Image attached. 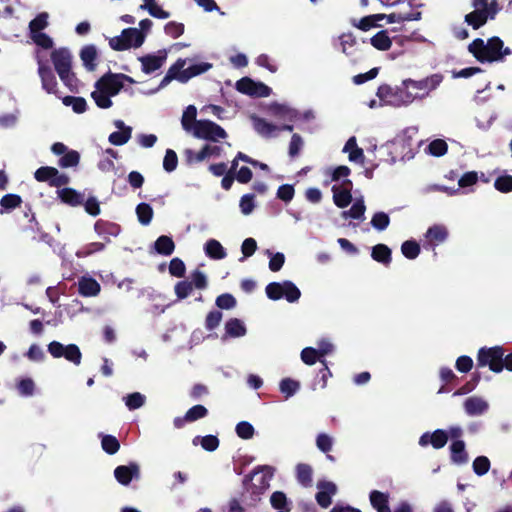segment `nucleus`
Returning a JSON list of instances; mask_svg holds the SVG:
<instances>
[{
	"instance_id": "25",
	"label": "nucleus",
	"mask_w": 512,
	"mask_h": 512,
	"mask_svg": "<svg viewBox=\"0 0 512 512\" xmlns=\"http://www.w3.org/2000/svg\"><path fill=\"white\" fill-rule=\"evenodd\" d=\"M101 447L109 455L116 454L120 449V442L113 435H100Z\"/></svg>"
},
{
	"instance_id": "1",
	"label": "nucleus",
	"mask_w": 512,
	"mask_h": 512,
	"mask_svg": "<svg viewBox=\"0 0 512 512\" xmlns=\"http://www.w3.org/2000/svg\"><path fill=\"white\" fill-rule=\"evenodd\" d=\"M51 61L63 84L71 91H78V82L72 71V54L68 48L61 47L51 52Z\"/></svg>"
},
{
	"instance_id": "48",
	"label": "nucleus",
	"mask_w": 512,
	"mask_h": 512,
	"mask_svg": "<svg viewBox=\"0 0 512 512\" xmlns=\"http://www.w3.org/2000/svg\"><path fill=\"white\" fill-rule=\"evenodd\" d=\"M189 283H192V287H195L196 289H205L208 284L206 275L199 269H196L191 273Z\"/></svg>"
},
{
	"instance_id": "36",
	"label": "nucleus",
	"mask_w": 512,
	"mask_h": 512,
	"mask_svg": "<svg viewBox=\"0 0 512 512\" xmlns=\"http://www.w3.org/2000/svg\"><path fill=\"white\" fill-rule=\"evenodd\" d=\"M252 121L257 132L266 136L270 135L277 129L276 126L256 116L252 117Z\"/></svg>"
},
{
	"instance_id": "22",
	"label": "nucleus",
	"mask_w": 512,
	"mask_h": 512,
	"mask_svg": "<svg viewBox=\"0 0 512 512\" xmlns=\"http://www.w3.org/2000/svg\"><path fill=\"white\" fill-rule=\"evenodd\" d=\"M206 255L211 259L224 258V248L221 243L215 239H210L205 243L204 247Z\"/></svg>"
},
{
	"instance_id": "35",
	"label": "nucleus",
	"mask_w": 512,
	"mask_h": 512,
	"mask_svg": "<svg viewBox=\"0 0 512 512\" xmlns=\"http://www.w3.org/2000/svg\"><path fill=\"white\" fill-rule=\"evenodd\" d=\"M125 405L129 410H136L145 403V396L139 392L128 394L125 398Z\"/></svg>"
},
{
	"instance_id": "45",
	"label": "nucleus",
	"mask_w": 512,
	"mask_h": 512,
	"mask_svg": "<svg viewBox=\"0 0 512 512\" xmlns=\"http://www.w3.org/2000/svg\"><path fill=\"white\" fill-rule=\"evenodd\" d=\"M365 205L362 199L357 200L353 206L348 210L342 213V216L346 219L348 217L358 219L361 218L365 212Z\"/></svg>"
},
{
	"instance_id": "34",
	"label": "nucleus",
	"mask_w": 512,
	"mask_h": 512,
	"mask_svg": "<svg viewBox=\"0 0 512 512\" xmlns=\"http://www.w3.org/2000/svg\"><path fill=\"white\" fill-rule=\"evenodd\" d=\"M105 249V244L101 242H91L84 245L81 249H79L76 253L77 257L84 258L88 257L94 253L101 252Z\"/></svg>"
},
{
	"instance_id": "3",
	"label": "nucleus",
	"mask_w": 512,
	"mask_h": 512,
	"mask_svg": "<svg viewBox=\"0 0 512 512\" xmlns=\"http://www.w3.org/2000/svg\"><path fill=\"white\" fill-rule=\"evenodd\" d=\"M146 35L137 28H125L121 35L109 39V46L115 51H125L131 47L139 48L145 41Z\"/></svg>"
},
{
	"instance_id": "20",
	"label": "nucleus",
	"mask_w": 512,
	"mask_h": 512,
	"mask_svg": "<svg viewBox=\"0 0 512 512\" xmlns=\"http://www.w3.org/2000/svg\"><path fill=\"white\" fill-rule=\"evenodd\" d=\"M197 109L194 105H189L183 112L181 124L183 129L190 133V131L196 126L199 120L196 119Z\"/></svg>"
},
{
	"instance_id": "38",
	"label": "nucleus",
	"mask_w": 512,
	"mask_h": 512,
	"mask_svg": "<svg viewBox=\"0 0 512 512\" xmlns=\"http://www.w3.org/2000/svg\"><path fill=\"white\" fill-rule=\"evenodd\" d=\"M185 61L182 59H178L167 71L168 75L172 76L173 80H178L181 83H185L186 81L183 79V75H185L184 71Z\"/></svg>"
},
{
	"instance_id": "14",
	"label": "nucleus",
	"mask_w": 512,
	"mask_h": 512,
	"mask_svg": "<svg viewBox=\"0 0 512 512\" xmlns=\"http://www.w3.org/2000/svg\"><path fill=\"white\" fill-rule=\"evenodd\" d=\"M319 492L316 494L318 504L324 508L331 504V496L336 493V485L329 481H321L317 484Z\"/></svg>"
},
{
	"instance_id": "64",
	"label": "nucleus",
	"mask_w": 512,
	"mask_h": 512,
	"mask_svg": "<svg viewBox=\"0 0 512 512\" xmlns=\"http://www.w3.org/2000/svg\"><path fill=\"white\" fill-rule=\"evenodd\" d=\"M495 187L501 192L512 191V176H502L495 181Z\"/></svg>"
},
{
	"instance_id": "39",
	"label": "nucleus",
	"mask_w": 512,
	"mask_h": 512,
	"mask_svg": "<svg viewBox=\"0 0 512 512\" xmlns=\"http://www.w3.org/2000/svg\"><path fill=\"white\" fill-rule=\"evenodd\" d=\"M297 478L304 486H310L312 483V468L306 464L297 466Z\"/></svg>"
},
{
	"instance_id": "33",
	"label": "nucleus",
	"mask_w": 512,
	"mask_h": 512,
	"mask_svg": "<svg viewBox=\"0 0 512 512\" xmlns=\"http://www.w3.org/2000/svg\"><path fill=\"white\" fill-rule=\"evenodd\" d=\"M56 175L57 169L51 166H42L38 168L34 173V177L38 182H48L49 185L53 179V176Z\"/></svg>"
},
{
	"instance_id": "26",
	"label": "nucleus",
	"mask_w": 512,
	"mask_h": 512,
	"mask_svg": "<svg viewBox=\"0 0 512 512\" xmlns=\"http://www.w3.org/2000/svg\"><path fill=\"white\" fill-rule=\"evenodd\" d=\"M131 134H132V128L127 127V128H124L123 131L112 132L109 135L108 140L111 144H113L115 146H121V145L126 144L130 140Z\"/></svg>"
},
{
	"instance_id": "12",
	"label": "nucleus",
	"mask_w": 512,
	"mask_h": 512,
	"mask_svg": "<svg viewBox=\"0 0 512 512\" xmlns=\"http://www.w3.org/2000/svg\"><path fill=\"white\" fill-rule=\"evenodd\" d=\"M208 415V410L203 405H194L185 413L183 417H176L173 421L174 426L178 429L184 427L185 423L195 422Z\"/></svg>"
},
{
	"instance_id": "59",
	"label": "nucleus",
	"mask_w": 512,
	"mask_h": 512,
	"mask_svg": "<svg viewBox=\"0 0 512 512\" xmlns=\"http://www.w3.org/2000/svg\"><path fill=\"white\" fill-rule=\"evenodd\" d=\"M448 436L445 431L443 430H436L431 436H430V443L433 445L434 448H442L447 443Z\"/></svg>"
},
{
	"instance_id": "42",
	"label": "nucleus",
	"mask_w": 512,
	"mask_h": 512,
	"mask_svg": "<svg viewBox=\"0 0 512 512\" xmlns=\"http://www.w3.org/2000/svg\"><path fill=\"white\" fill-rule=\"evenodd\" d=\"M271 477L272 474L268 470H263L255 472L252 476V480L254 481V486L260 489H266L269 486Z\"/></svg>"
},
{
	"instance_id": "18",
	"label": "nucleus",
	"mask_w": 512,
	"mask_h": 512,
	"mask_svg": "<svg viewBox=\"0 0 512 512\" xmlns=\"http://www.w3.org/2000/svg\"><path fill=\"white\" fill-rule=\"evenodd\" d=\"M465 410L470 415L481 414L488 408V403L481 397H470L464 402Z\"/></svg>"
},
{
	"instance_id": "16",
	"label": "nucleus",
	"mask_w": 512,
	"mask_h": 512,
	"mask_svg": "<svg viewBox=\"0 0 512 512\" xmlns=\"http://www.w3.org/2000/svg\"><path fill=\"white\" fill-rule=\"evenodd\" d=\"M80 59L88 71H94L97 67L98 52L95 45H85L80 51Z\"/></svg>"
},
{
	"instance_id": "32",
	"label": "nucleus",
	"mask_w": 512,
	"mask_h": 512,
	"mask_svg": "<svg viewBox=\"0 0 512 512\" xmlns=\"http://www.w3.org/2000/svg\"><path fill=\"white\" fill-rule=\"evenodd\" d=\"M91 97L94 100L95 104L101 109L110 108L113 104L111 97L112 95L107 92H102V90H95L91 93Z\"/></svg>"
},
{
	"instance_id": "61",
	"label": "nucleus",
	"mask_w": 512,
	"mask_h": 512,
	"mask_svg": "<svg viewBox=\"0 0 512 512\" xmlns=\"http://www.w3.org/2000/svg\"><path fill=\"white\" fill-rule=\"evenodd\" d=\"M219 439L214 435H206L201 438V446L208 452H213L219 447Z\"/></svg>"
},
{
	"instance_id": "56",
	"label": "nucleus",
	"mask_w": 512,
	"mask_h": 512,
	"mask_svg": "<svg viewBox=\"0 0 512 512\" xmlns=\"http://www.w3.org/2000/svg\"><path fill=\"white\" fill-rule=\"evenodd\" d=\"M17 389L21 395L31 396L34 393L35 384L31 378H24L18 382Z\"/></svg>"
},
{
	"instance_id": "46",
	"label": "nucleus",
	"mask_w": 512,
	"mask_h": 512,
	"mask_svg": "<svg viewBox=\"0 0 512 512\" xmlns=\"http://www.w3.org/2000/svg\"><path fill=\"white\" fill-rule=\"evenodd\" d=\"M282 289H284L283 296L289 301L294 302L299 299L301 293L299 289L291 282L286 281L282 283Z\"/></svg>"
},
{
	"instance_id": "60",
	"label": "nucleus",
	"mask_w": 512,
	"mask_h": 512,
	"mask_svg": "<svg viewBox=\"0 0 512 512\" xmlns=\"http://www.w3.org/2000/svg\"><path fill=\"white\" fill-rule=\"evenodd\" d=\"M372 505L377 509L387 508V496L379 491H373L370 495Z\"/></svg>"
},
{
	"instance_id": "50",
	"label": "nucleus",
	"mask_w": 512,
	"mask_h": 512,
	"mask_svg": "<svg viewBox=\"0 0 512 512\" xmlns=\"http://www.w3.org/2000/svg\"><path fill=\"white\" fill-rule=\"evenodd\" d=\"M448 146L447 143L442 139L433 140L429 146V153L433 156H443L447 152Z\"/></svg>"
},
{
	"instance_id": "53",
	"label": "nucleus",
	"mask_w": 512,
	"mask_h": 512,
	"mask_svg": "<svg viewBox=\"0 0 512 512\" xmlns=\"http://www.w3.org/2000/svg\"><path fill=\"white\" fill-rule=\"evenodd\" d=\"M464 442L463 441H455L451 445L452 451V459L455 462L461 463L466 461V455L464 453Z\"/></svg>"
},
{
	"instance_id": "8",
	"label": "nucleus",
	"mask_w": 512,
	"mask_h": 512,
	"mask_svg": "<svg viewBox=\"0 0 512 512\" xmlns=\"http://www.w3.org/2000/svg\"><path fill=\"white\" fill-rule=\"evenodd\" d=\"M503 350L500 347L481 350L478 361L480 365H489L494 372H500L503 369Z\"/></svg>"
},
{
	"instance_id": "10",
	"label": "nucleus",
	"mask_w": 512,
	"mask_h": 512,
	"mask_svg": "<svg viewBox=\"0 0 512 512\" xmlns=\"http://www.w3.org/2000/svg\"><path fill=\"white\" fill-rule=\"evenodd\" d=\"M167 59L166 50H159L158 53L155 54H147L138 58L141 62L142 71L145 74H151L156 70L160 69Z\"/></svg>"
},
{
	"instance_id": "15",
	"label": "nucleus",
	"mask_w": 512,
	"mask_h": 512,
	"mask_svg": "<svg viewBox=\"0 0 512 512\" xmlns=\"http://www.w3.org/2000/svg\"><path fill=\"white\" fill-rule=\"evenodd\" d=\"M101 291V286L92 277L82 276L78 281V292L83 297H95Z\"/></svg>"
},
{
	"instance_id": "4",
	"label": "nucleus",
	"mask_w": 512,
	"mask_h": 512,
	"mask_svg": "<svg viewBox=\"0 0 512 512\" xmlns=\"http://www.w3.org/2000/svg\"><path fill=\"white\" fill-rule=\"evenodd\" d=\"M124 81L134 83V80L128 75L108 72L96 81L95 88L116 96L122 90Z\"/></svg>"
},
{
	"instance_id": "52",
	"label": "nucleus",
	"mask_w": 512,
	"mask_h": 512,
	"mask_svg": "<svg viewBox=\"0 0 512 512\" xmlns=\"http://www.w3.org/2000/svg\"><path fill=\"white\" fill-rule=\"evenodd\" d=\"M164 31L167 35L176 39L184 33V24L170 21L164 26Z\"/></svg>"
},
{
	"instance_id": "47",
	"label": "nucleus",
	"mask_w": 512,
	"mask_h": 512,
	"mask_svg": "<svg viewBox=\"0 0 512 512\" xmlns=\"http://www.w3.org/2000/svg\"><path fill=\"white\" fill-rule=\"evenodd\" d=\"M175 294L179 300L187 298L193 290L192 283L187 280L179 281L176 283Z\"/></svg>"
},
{
	"instance_id": "40",
	"label": "nucleus",
	"mask_w": 512,
	"mask_h": 512,
	"mask_svg": "<svg viewBox=\"0 0 512 512\" xmlns=\"http://www.w3.org/2000/svg\"><path fill=\"white\" fill-rule=\"evenodd\" d=\"M226 330L232 337H240L246 333V328L238 319H232L226 324Z\"/></svg>"
},
{
	"instance_id": "54",
	"label": "nucleus",
	"mask_w": 512,
	"mask_h": 512,
	"mask_svg": "<svg viewBox=\"0 0 512 512\" xmlns=\"http://www.w3.org/2000/svg\"><path fill=\"white\" fill-rule=\"evenodd\" d=\"M447 236V230L443 226H433L427 231V238L431 241L442 242Z\"/></svg>"
},
{
	"instance_id": "2",
	"label": "nucleus",
	"mask_w": 512,
	"mask_h": 512,
	"mask_svg": "<svg viewBox=\"0 0 512 512\" xmlns=\"http://www.w3.org/2000/svg\"><path fill=\"white\" fill-rule=\"evenodd\" d=\"M503 41L493 37L487 42L476 39L469 45V51L479 60L494 62L502 60L505 55L511 53L509 48H503Z\"/></svg>"
},
{
	"instance_id": "5",
	"label": "nucleus",
	"mask_w": 512,
	"mask_h": 512,
	"mask_svg": "<svg viewBox=\"0 0 512 512\" xmlns=\"http://www.w3.org/2000/svg\"><path fill=\"white\" fill-rule=\"evenodd\" d=\"M473 6L475 10L466 15V22L477 29L484 25L488 17H493L496 14L495 2L488 4L487 0H474Z\"/></svg>"
},
{
	"instance_id": "43",
	"label": "nucleus",
	"mask_w": 512,
	"mask_h": 512,
	"mask_svg": "<svg viewBox=\"0 0 512 512\" xmlns=\"http://www.w3.org/2000/svg\"><path fill=\"white\" fill-rule=\"evenodd\" d=\"M403 85L405 89L410 93V98L418 97L419 94L416 93L417 90H426L428 83L426 81H413V80H407L403 82ZM408 99L410 101L411 99Z\"/></svg>"
},
{
	"instance_id": "63",
	"label": "nucleus",
	"mask_w": 512,
	"mask_h": 512,
	"mask_svg": "<svg viewBox=\"0 0 512 512\" xmlns=\"http://www.w3.org/2000/svg\"><path fill=\"white\" fill-rule=\"evenodd\" d=\"M222 319V313L220 311H211L208 313L206 320H205V327L208 330H213L216 328Z\"/></svg>"
},
{
	"instance_id": "58",
	"label": "nucleus",
	"mask_w": 512,
	"mask_h": 512,
	"mask_svg": "<svg viewBox=\"0 0 512 512\" xmlns=\"http://www.w3.org/2000/svg\"><path fill=\"white\" fill-rule=\"evenodd\" d=\"M401 250L407 258L413 259L418 256L420 247L416 242L406 241L402 244Z\"/></svg>"
},
{
	"instance_id": "13",
	"label": "nucleus",
	"mask_w": 512,
	"mask_h": 512,
	"mask_svg": "<svg viewBox=\"0 0 512 512\" xmlns=\"http://www.w3.org/2000/svg\"><path fill=\"white\" fill-rule=\"evenodd\" d=\"M95 232L107 243L111 237H116L121 232V226L117 223L99 219L94 225Z\"/></svg>"
},
{
	"instance_id": "9",
	"label": "nucleus",
	"mask_w": 512,
	"mask_h": 512,
	"mask_svg": "<svg viewBox=\"0 0 512 512\" xmlns=\"http://www.w3.org/2000/svg\"><path fill=\"white\" fill-rule=\"evenodd\" d=\"M114 477L121 485L127 486L132 479L140 478V467L136 462H130L128 465L117 466L114 470Z\"/></svg>"
},
{
	"instance_id": "49",
	"label": "nucleus",
	"mask_w": 512,
	"mask_h": 512,
	"mask_svg": "<svg viewBox=\"0 0 512 512\" xmlns=\"http://www.w3.org/2000/svg\"><path fill=\"white\" fill-rule=\"evenodd\" d=\"M384 17H385V14H375V15L363 17L358 24V28L361 30L367 31L371 27L379 26L376 22L384 19Z\"/></svg>"
},
{
	"instance_id": "55",
	"label": "nucleus",
	"mask_w": 512,
	"mask_h": 512,
	"mask_svg": "<svg viewBox=\"0 0 512 512\" xmlns=\"http://www.w3.org/2000/svg\"><path fill=\"white\" fill-rule=\"evenodd\" d=\"M390 253V249L387 246L378 244L373 248L372 256L377 261L387 262L390 258Z\"/></svg>"
},
{
	"instance_id": "41",
	"label": "nucleus",
	"mask_w": 512,
	"mask_h": 512,
	"mask_svg": "<svg viewBox=\"0 0 512 512\" xmlns=\"http://www.w3.org/2000/svg\"><path fill=\"white\" fill-rule=\"evenodd\" d=\"M178 165V157L174 150L167 149L164 159H163V168L166 172H173Z\"/></svg>"
},
{
	"instance_id": "30",
	"label": "nucleus",
	"mask_w": 512,
	"mask_h": 512,
	"mask_svg": "<svg viewBox=\"0 0 512 512\" xmlns=\"http://www.w3.org/2000/svg\"><path fill=\"white\" fill-rule=\"evenodd\" d=\"M80 154L76 150H68L58 161L61 168L75 167L79 164Z\"/></svg>"
},
{
	"instance_id": "27",
	"label": "nucleus",
	"mask_w": 512,
	"mask_h": 512,
	"mask_svg": "<svg viewBox=\"0 0 512 512\" xmlns=\"http://www.w3.org/2000/svg\"><path fill=\"white\" fill-rule=\"evenodd\" d=\"M344 151L349 153L350 161H361L364 160L363 150L358 148L356 145L355 137H351L345 144Z\"/></svg>"
},
{
	"instance_id": "37",
	"label": "nucleus",
	"mask_w": 512,
	"mask_h": 512,
	"mask_svg": "<svg viewBox=\"0 0 512 512\" xmlns=\"http://www.w3.org/2000/svg\"><path fill=\"white\" fill-rule=\"evenodd\" d=\"M22 203L21 196L17 194H6L0 200V206L5 210H12L19 207Z\"/></svg>"
},
{
	"instance_id": "19",
	"label": "nucleus",
	"mask_w": 512,
	"mask_h": 512,
	"mask_svg": "<svg viewBox=\"0 0 512 512\" xmlns=\"http://www.w3.org/2000/svg\"><path fill=\"white\" fill-rule=\"evenodd\" d=\"M156 252L160 255L169 256L175 250V243L173 239L166 235H161L154 243Z\"/></svg>"
},
{
	"instance_id": "29",
	"label": "nucleus",
	"mask_w": 512,
	"mask_h": 512,
	"mask_svg": "<svg viewBox=\"0 0 512 512\" xmlns=\"http://www.w3.org/2000/svg\"><path fill=\"white\" fill-rule=\"evenodd\" d=\"M62 357L75 365H80L82 360V353L76 344H68L65 345Z\"/></svg>"
},
{
	"instance_id": "51",
	"label": "nucleus",
	"mask_w": 512,
	"mask_h": 512,
	"mask_svg": "<svg viewBox=\"0 0 512 512\" xmlns=\"http://www.w3.org/2000/svg\"><path fill=\"white\" fill-rule=\"evenodd\" d=\"M186 267L184 262L180 258H173L169 264V273L174 276L181 278L185 275Z\"/></svg>"
},
{
	"instance_id": "62",
	"label": "nucleus",
	"mask_w": 512,
	"mask_h": 512,
	"mask_svg": "<svg viewBox=\"0 0 512 512\" xmlns=\"http://www.w3.org/2000/svg\"><path fill=\"white\" fill-rule=\"evenodd\" d=\"M371 224L376 229L383 230L389 225V216L386 213L378 212L373 216Z\"/></svg>"
},
{
	"instance_id": "23",
	"label": "nucleus",
	"mask_w": 512,
	"mask_h": 512,
	"mask_svg": "<svg viewBox=\"0 0 512 512\" xmlns=\"http://www.w3.org/2000/svg\"><path fill=\"white\" fill-rule=\"evenodd\" d=\"M62 103L65 106H71L77 114L84 113L87 110V102L83 97L65 96L62 98Z\"/></svg>"
},
{
	"instance_id": "24",
	"label": "nucleus",
	"mask_w": 512,
	"mask_h": 512,
	"mask_svg": "<svg viewBox=\"0 0 512 512\" xmlns=\"http://www.w3.org/2000/svg\"><path fill=\"white\" fill-rule=\"evenodd\" d=\"M332 191L334 202L338 207L344 208L350 204L352 196L349 189H339L338 187L334 186Z\"/></svg>"
},
{
	"instance_id": "31",
	"label": "nucleus",
	"mask_w": 512,
	"mask_h": 512,
	"mask_svg": "<svg viewBox=\"0 0 512 512\" xmlns=\"http://www.w3.org/2000/svg\"><path fill=\"white\" fill-rule=\"evenodd\" d=\"M48 26V14L46 12L39 13L29 23L30 34L42 32Z\"/></svg>"
},
{
	"instance_id": "28",
	"label": "nucleus",
	"mask_w": 512,
	"mask_h": 512,
	"mask_svg": "<svg viewBox=\"0 0 512 512\" xmlns=\"http://www.w3.org/2000/svg\"><path fill=\"white\" fill-rule=\"evenodd\" d=\"M371 44L378 50L386 51L390 49L392 41L386 31H380L371 38Z\"/></svg>"
},
{
	"instance_id": "21",
	"label": "nucleus",
	"mask_w": 512,
	"mask_h": 512,
	"mask_svg": "<svg viewBox=\"0 0 512 512\" xmlns=\"http://www.w3.org/2000/svg\"><path fill=\"white\" fill-rule=\"evenodd\" d=\"M136 215H137V218H138V221L146 226V225H149L152 221V218H153V215H154V212H153V209L152 207L148 204V203H139L137 206H136Z\"/></svg>"
},
{
	"instance_id": "17",
	"label": "nucleus",
	"mask_w": 512,
	"mask_h": 512,
	"mask_svg": "<svg viewBox=\"0 0 512 512\" xmlns=\"http://www.w3.org/2000/svg\"><path fill=\"white\" fill-rule=\"evenodd\" d=\"M60 200L70 206H79L84 203V195L73 188H62L57 191Z\"/></svg>"
},
{
	"instance_id": "6",
	"label": "nucleus",
	"mask_w": 512,
	"mask_h": 512,
	"mask_svg": "<svg viewBox=\"0 0 512 512\" xmlns=\"http://www.w3.org/2000/svg\"><path fill=\"white\" fill-rule=\"evenodd\" d=\"M190 133L195 138L208 141H217L219 138H224V129L210 120H199Z\"/></svg>"
},
{
	"instance_id": "7",
	"label": "nucleus",
	"mask_w": 512,
	"mask_h": 512,
	"mask_svg": "<svg viewBox=\"0 0 512 512\" xmlns=\"http://www.w3.org/2000/svg\"><path fill=\"white\" fill-rule=\"evenodd\" d=\"M236 88L241 93L247 94L252 97H267L271 90L268 86L261 82H254L248 77L240 79L236 83Z\"/></svg>"
},
{
	"instance_id": "57",
	"label": "nucleus",
	"mask_w": 512,
	"mask_h": 512,
	"mask_svg": "<svg viewBox=\"0 0 512 512\" xmlns=\"http://www.w3.org/2000/svg\"><path fill=\"white\" fill-rule=\"evenodd\" d=\"M490 468V461L487 457L480 456L477 457L473 462L474 472L478 475H484L488 472Z\"/></svg>"
},
{
	"instance_id": "44",
	"label": "nucleus",
	"mask_w": 512,
	"mask_h": 512,
	"mask_svg": "<svg viewBox=\"0 0 512 512\" xmlns=\"http://www.w3.org/2000/svg\"><path fill=\"white\" fill-rule=\"evenodd\" d=\"M32 41L43 49H51L53 47L52 38L43 32L30 34Z\"/></svg>"
},
{
	"instance_id": "11",
	"label": "nucleus",
	"mask_w": 512,
	"mask_h": 512,
	"mask_svg": "<svg viewBox=\"0 0 512 512\" xmlns=\"http://www.w3.org/2000/svg\"><path fill=\"white\" fill-rule=\"evenodd\" d=\"M38 73L41 78L42 88L50 94L57 92V80L50 66L44 64L41 60L38 61Z\"/></svg>"
}]
</instances>
